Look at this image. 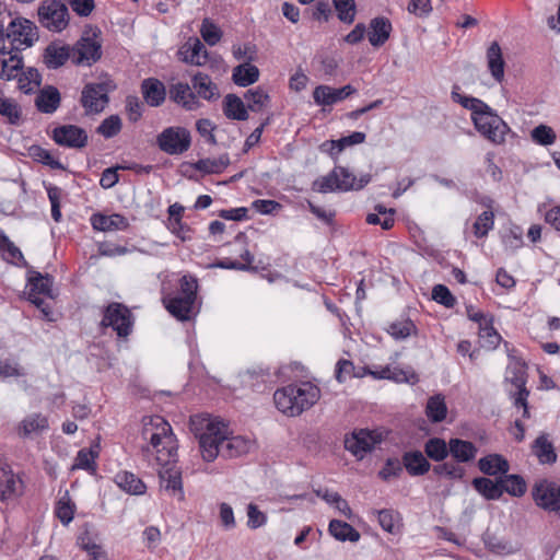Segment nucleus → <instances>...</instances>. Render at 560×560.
<instances>
[{"mask_svg":"<svg viewBox=\"0 0 560 560\" xmlns=\"http://www.w3.org/2000/svg\"><path fill=\"white\" fill-rule=\"evenodd\" d=\"M72 55L73 63L91 67L102 58V40L95 32L92 36H82L72 46Z\"/></svg>","mask_w":560,"mask_h":560,"instance_id":"nucleus-13","label":"nucleus"},{"mask_svg":"<svg viewBox=\"0 0 560 560\" xmlns=\"http://www.w3.org/2000/svg\"><path fill=\"white\" fill-rule=\"evenodd\" d=\"M534 142L540 145H550L556 141V132L547 125H538L530 132Z\"/></svg>","mask_w":560,"mask_h":560,"instance_id":"nucleus-62","label":"nucleus"},{"mask_svg":"<svg viewBox=\"0 0 560 560\" xmlns=\"http://www.w3.org/2000/svg\"><path fill=\"white\" fill-rule=\"evenodd\" d=\"M198 281L191 275H184L179 279V291L163 298L166 310L179 320L190 319L197 298Z\"/></svg>","mask_w":560,"mask_h":560,"instance_id":"nucleus-3","label":"nucleus"},{"mask_svg":"<svg viewBox=\"0 0 560 560\" xmlns=\"http://www.w3.org/2000/svg\"><path fill=\"white\" fill-rule=\"evenodd\" d=\"M337 18L345 24H352L357 15V4L354 0H332Z\"/></svg>","mask_w":560,"mask_h":560,"instance_id":"nucleus-52","label":"nucleus"},{"mask_svg":"<svg viewBox=\"0 0 560 560\" xmlns=\"http://www.w3.org/2000/svg\"><path fill=\"white\" fill-rule=\"evenodd\" d=\"M314 493L316 494V497L324 500L327 504L339 511L348 520L352 518V509L350 508L348 501L343 499L338 492L331 491L328 488H318L314 490Z\"/></svg>","mask_w":560,"mask_h":560,"instance_id":"nucleus-40","label":"nucleus"},{"mask_svg":"<svg viewBox=\"0 0 560 560\" xmlns=\"http://www.w3.org/2000/svg\"><path fill=\"white\" fill-rule=\"evenodd\" d=\"M374 513L377 514L378 524L384 532L392 535L401 533L404 523L399 511L394 509H382L375 510Z\"/></svg>","mask_w":560,"mask_h":560,"instance_id":"nucleus-38","label":"nucleus"},{"mask_svg":"<svg viewBox=\"0 0 560 560\" xmlns=\"http://www.w3.org/2000/svg\"><path fill=\"white\" fill-rule=\"evenodd\" d=\"M327 532L335 540L340 542H358L361 538L360 532L353 525L338 518L329 521Z\"/></svg>","mask_w":560,"mask_h":560,"instance_id":"nucleus-30","label":"nucleus"},{"mask_svg":"<svg viewBox=\"0 0 560 560\" xmlns=\"http://www.w3.org/2000/svg\"><path fill=\"white\" fill-rule=\"evenodd\" d=\"M401 466L411 477H421L427 475L432 467L423 451L412 448L405 451L401 455Z\"/></svg>","mask_w":560,"mask_h":560,"instance_id":"nucleus-20","label":"nucleus"},{"mask_svg":"<svg viewBox=\"0 0 560 560\" xmlns=\"http://www.w3.org/2000/svg\"><path fill=\"white\" fill-rule=\"evenodd\" d=\"M156 145L166 154L180 155L191 145L190 131L182 126L167 127L156 136Z\"/></svg>","mask_w":560,"mask_h":560,"instance_id":"nucleus-10","label":"nucleus"},{"mask_svg":"<svg viewBox=\"0 0 560 560\" xmlns=\"http://www.w3.org/2000/svg\"><path fill=\"white\" fill-rule=\"evenodd\" d=\"M51 139L60 147L82 149L86 147L89 137L77 125H61L52 129Z\"/></svg>","mask_w":560,"mask_h":560,"instance_id":"nucleus-15","label":"nucleus"},{"mask_svg":"<svg viewBox=\"0 0 560 560\" xmlns=\"http://www.w3.org/2000/svg\"><path fill=\"white\" fill-rule=\"evenodd\" d=\"M532 499L536 506L560 516V485L548 478L536 480L532 487Z\"/></svg>","mask_w":560,"mask_h":560,"instance_id":"nucleus-11","label":"nucleus"},{"mask_svg":"<svg viewBox=\"0 0 560 560\" xmlns=\"http://www.w3.org/2000/svg\"><path fill=\"white\" fill-rule=\"evenodd\" d=\"M223 113L232 120H247L248 109L241 97L236 94H228L223 100Z\"/></svg>","mask_w":560,"mask_h":560,"instance_id":"nucleus-41","label":"nucleus"},{"mask_svg":"<svg viewBox=\"0 0 560 560\" xmlns=\"http://www.w3.org/2000/svg\"><path fill=\"white\" fill-rule=\"evenodd\" d=\"M479 339L481 347L489 350L495 349L501 342V335L493 327V318L491 316L488 322L479 328Z\"/></svg>","mask_w":560,"mask_h":560,"instance_id":"nucleus-51","label":"nucleus"},{"mask_svg":"<svg viewBox=\"0 0 560 560\" xmlns=\"http://www.w3.org/2000/svg\"><path fill=\"white\" fill-rule=\"evenodd\" d=\"M60 103V92L54 85L43 88L35 98V106L43 114H54L59 108Z\"/></svg>","mask_w":560,"mask_h":560,"instance_id":"nucleus-33","label":"nucleus"},{"mask_svg":"<svg viewBox=\"0 0 560 560\" xmlns=\"http://www.w3.org/2000/svg\"><path fill=\"white\" fill-rule=\"evenodd\" d=\"M259 79V69L250 62H244L233 69L232 80L242 88L254 84Z\"/></svg>","mask_w":560,"mask_h":560,"instance_id":"nucleus-42","label":"nucleus"},{"mask_svg":"<svg viewBox=\"0 0 560 560\" xmlns=\"http://www.w3.org/2000/svg\"><path fill=\"white\" fill-rule=\"evenodd\" d=\"M451 439L446 441L441 436H430L423 443V453L428 460L440 463L450 457Z\"/></svg>","mask_w":560,"mask_h":560,"instance_id":"nucleus-32","label":"nucleus"},{"mask_svg":"<svg viewBox=\"0 0 560 560\" xmlns=\"http://www.w3.org/2000/svg\"><path fill=\"white\" fill-rule=\"evenodd\" d=\"M382 442L381 434L370 429H360L346 436L345 448L349 451L357 459H363L368 454L372 453L377 444Z\"/></svg>","mask_w":560,"mask_h":560,"instance_id":"nucleus-12","label":"nucleus"},{"mask_svg":"<svg viewBox=\"0 0 560 560\" xmlns=\"http://www.w3.org/2000/svg\"><path fill=\"white\" fill-rule=\"evenodd\" d=\"M18 81L19 89L24 94H32L34 89L31 86V84L33 83L34 85L39 86L42 83V75L36 68L28 67L21 73Z\"/></svg>","mask_w":560,"mask_h":560,"instance_id":"nucleus-54","label":"nucleus"},{"mask_svg":"<svg viewBox=\"0 0 560 560\" xmlns=\"http://www.w3.org/2000/svg\"><path fill=\"white\" fill-rule=\"evenodd\" d=\"M481 540L485 548L493 555H513L518 550V548L514 547L511 541L499 538L489 527L482 533Z\"/></svg>","mask_w":560,"mask_h":560,"instance_id":"nucleus-37","label":"nucleus"},{"mask_svg":"<svg viewBox=\"0 0 560 560\" xmlns=\"http://www.w3.org/2000/svg\"><path fill=\"white\" fill-rule=\"evenodd\" d=\"M28 277V301L32 299H40L39 295L52 298V277L49 275L43 276L40 272L31 271Z\"/></svg>","mask_w":560,"mask_h":560,"instance_id":"nucleus-36","label":"nucleus"},{"mask_svg":"<svg viewBox=\"0 0 560 560\" xmlns=\"http://www.w3.org/2000/svg\"><path fill=\"white\" fill-rule=\"evenodd\" d=\"M9 36L20 40L26 47H32L38 40V28L34 22L25 18H15L9 23Z\"/></svg>","mask_w":560,"mask_h":560,"instance_id":"nucleus-16","label":"nucleus"},{"mask_svg":"<svg viewBox=\"0 0 560 560\" xmlns=\"http://www.w3.org/2000/svg\"><path fill=\"white\" fill-rule=\"evenodd\" d=\"M38 21L50 32H62L69 24V11L60 0H45L37 10Z\"/></svg>","mask_w":560,"mask_h":560,"instance_id":"nucleus-9","label":"nucleus"},{"mask_svg":"<svg viewBox=\"0 0 560 560\" xmlns=\"http://www.w3.org/2000/svg\"><path fill=\"white\" fill-rule=\"evenodd\" d=\"M230 165L229 155L222 154L218 159H200L192 164L196 171L205 174H220Z\"/></svg>","mask_w":560,"mask_h":560,"instance_id":"nucleus-46","label":"nucleus"},{"mask_svg":"<svg viewBox=\"0 0 560 560\" xmlns=\"http://www.w3.org/2000/svg\"><path fill=\"white\" fill-rule=\"evenodd\" d=\"M190 55H189V61L190 65L195 66H202L208 60V50L206 49L205 45L200 42L197 37H190Z\"/></svg>","mask_w":560,"mask_h":560,"instance_id":"nucleus-61","label":"nucleus"},{"mask_svg":"<svg viewBox=\"0 0 560 560\" xmlns=\"http://www.w3.org/2000/svg\"><path fill=\"white\" fill-rule=\"evenodd\" d=\"M470 485L486 501H498L503 497L501 478L477 476L471 479Z\"/></svg>","mask_w":560,"mask_h":560,"instance_id":"nucleus-22","label":"nucleus"},{"mask_svg":"<svg viewBox=\"0 0 560 560\" xmlns=\"http://www.w3.org/2000/svg\"><path fill=\"white\" fill-rule=\"evenodd\" d=\"M247 526L250 529H257L267 523V514L262 512L255 503L247 505Z\"/></svg>","mask_w":560,"mask_h":560,"instance_id":"nucleus-64","label":"nucleus"},{"mask_svg":"<svg viewBox=\"0 0 560 560\" xmlns=\"http://www.w3.org/2000/svg\"><path fill=\"white\" fill-rule=\"evenodd\" d=\"M479 452L478 446L462 438H451V452L450 456L456 464H471L476 460Z\"/></svg>","mask_w":560,"mask_h":560,"instance_id":"nucleus-23","label":"nucleus"},{"mask_svg":"<svg viewBox=\"0 0 560 560\" xmlns=\"http://www.w3.org/2000/svg\"><path fill=\"white\" fill-rule=\"evenodd\" d=\"M147 425H151L156 430L163 429L166 430V434L163 440V444L160 447V453H158L156 462L161 466H168L171 464L177 463V451H178V440L173 432L171 427V422H144Z\"/></svg>","mask_w":560,"mask_h":560,"instance_id":"nucleus-14","label":"nucleus"},{"mask_svg":"<svg viewBox=\"0 0 560 560\" xmlns=\"http://www.w3.org/2000/svg\"><path fill=\"white\" fill-rule=\"evenodd\" d=\"M28 155L35 162L47 165L52 170H66V166L59 160L55 159L50 151L38 144H33L28 148Z\"/></svg>","mask_w":560,"mask_h":560,"instance_id":"nucleus-50","label":"nucleus"},{"mask_svg":"<svg viewBox=\"0 0 560 560\" xmlns=\"http://www.w3.org/2000/svg\"><path fill=\"white\" fill-rule=\"evenodd\" d=\"M191 89L188 83L177 82L170 88V98L187 110H195L200 104Z\"/></svg>","mask_w":560,"mask_h":560,"instance_id":"nucleus-34","label":"nucleus"},{"mask_svg":"<svg viewBox=\"0 0 560 560\" xmlns=\"http://www.w3.org/2000/svg\"><path fill=\"white\" fill-rule=\"evenodd\" d=\"M159 478L161 488H164L166 491H172L174 494L178 493L179 500L184 499L185 493L182 470L176 469L175 464L163 466V470L159 471Z\"/></svg>","mask_w":560,"mask_h":560,"instance_id":"nucleus-28","label":"nucleus"},{"mask_svg":"<svg viewBox=\"0 0 560 560\" xmlns=\"http://www.w3.org/2000/svg\"><path fill=\"white\" fill-rule=\"evenodd\" d=\"M122 124L118 115H110L105 118L96 128V132L109 139L117 136L121 130Z\"/></svg>","mask_w":560,"mask_h":560,"instance_id":"nucleus-59","label":"nucleus"},{"mask_svg":"<svg viewBox=\"0 0 560 560\" xmlns=\"http://www.w3.org/2000/svg\"><path fill=\"white\" fill-rule=\"evenodd\" d=\"M69 59L73 60L72 47L60 40L49 43L43 52V62L50 70L61 68Z\"/></svg>","mask_w":560,"mask_h":560,"instance_id":"nucleus-18","label":"nucleus"},{"mask_svg":"<svg viewBox=\"0 0 560 560\" xmlns=\"http://www.w3.org/2000/svg\"><path fill=\"white\" fill-rule=\"evenodd\" d=\"M532 453L542 465H553L558 459L557 450L548 439V434L540 433L532 443Z\"/></svg>","mask_w":560,"mask_h":560,"instance_id":"nucleus-26","label":"nucleus"},{"mask_svg":"<svg viewBox=\"0 0 560 560\" xmlns=\"http://www.w3.org/2000/svg\"><path fill=\"white\" fill-rule=\"evenodd\" d=\"M371 179L370 174H363L357 178L349 168L335 166L326 176L318 177L313 182L312 190L320 194L361 190Z\"/></svg>","mask_w":560,"mask_h":560,"instance_id":"nucleus-2","label":"nucleus"},{"mask_svg":"<svg viewBox=\"0 0 560 560\" xmlns=\"http://www.w3.org/2000/svg\"><path fill=\"white\" fill-rule=\"evenodd\" d=\"M117 487L130 495H143L147 492L144 481L128 470H120L114 477Z\"/></svg>","mask_w":560,"mask_h":560,"instance_id":"nucleus-31","label":"nucleus"},{"mask_svg":"<svg viewBox=\"0 0 560 560\" xmlns=\"http://www.w3.org/2000/svg\"><path fill=\"white\" fill-rule=\"evenodd\" d=\"M200 34L203 40L210 46H214L222 37L221 30L209 19L202 21Z\"/></svg>","mask_w":560,"mask_h":560,"instance_id":"nucleus-63","label":"nucleus"},{"mask_svg":"<svg viewBox=\"0 0 560 560\" xmlns=\"http://www.w3.org/2000/svg\"><path fill=\"white\" fill-rule=\"evenodd\" d=\"M100 435L90 447L80 448L74 457L71 470H85L91 476L97 474V458L101 452Z\"/></svg>","mask_w":560,"mask_h":560,"instance_id":"nucleus-19","label":"nucleus"},{"mask_svg":"<svg viewBox=\"0 0 560 560\" xmlns=\"http://www.w3.org/2000/svg\"><path fill=\"white\" fill-rule=\"evenodd\" d=\"M357 93L351 84L335 89L329 85H318L313 91V98L317 105L331 106Z\"/></svg>","mask_w":560,"mask_h":560,"instance_id":"nucleus-17","label":"nucleus"},{"mask_svg":"<svg viewBox=\"0 0 560 560\" xmlns=\"http://www.w3.org/2000/svg\"><path fill=\"white\" fill-rule=\"evenodd\" d=\"M0 115L5 117L11 125H19L22 110L12 98L0 97Z\"/></svg>","mask_w":560,"mask_h":560,"instance_id":"nucleus-55","label":"nucleus"},{"mask_svg":"<svg viewBox=\"0 0 560 560\" xmlns=\"http://www.w3.org/2000/svg\"><path fill=\"white\" fill-rule=\"evenodd\" d=\"M369 372V366H354L351 361L340 359L336 364L335 375L337 381L342 383L347 377H364Z\"/></svg>","mask_w":560,"mask_h":560,"instance_id":"nucleus-47","label":"nucleus"},{"mask_svg":"<svg viewBox=\"0 0 560 560\" xmlns=\"http://www.w3.org/2000/svg\"><path fill=\"white\" fill-rule=\"evenodd\" d=\"M487 63L492 78L501 83L504 79L505 62L501 47L497 42H492L487 49Z\"/></svg>","mask_w":560,"mask_h":560,"instance_id":"nucleus-39","label":"nucleus"},{"mask_svg":"<svg viewBox=\"0 0 560 560\" xmlns=\"http://www.w3.org/2000/svg\"><path fill=\"white\" fill-rule=\"evenodd\" d=\"M244 98L247 102V109L254 113L261 112L270 103V96L260 86L247 90L244 94Z\"/></svg>","mask_w":560,"mask_h":560,"instance_id":"nucleus-48","label":"nucleus"},{"mask_svg":"<svg viewBox=\"0 0 560 560\" xmlns=\"http://www.w3.org/2000/svg\"><path fill=\"white\" fill-rule=\"evenodd\" d=\"M511 359L510 364L506 368L505 380L515 386L516 392L514 394V405L524 409L523 417L528 418L527 398L529 392L526 389L527 381V365L525 362L516 359L512 353H508Z\"/></svg>","mask_w":560,"mask_h":560,"instance_id":"nucleus-8","label":"nucleus"},{"mask_svg":"<svg viewBox=\"0 0 560 560\" xmlns=\"http://www.w3.org/2000/svg\"><path fill=\"white\" fill-rule=\"evenodd\" d=\"M77 511L75 503L70 499L68 491L55 505V515L63 526H68L74 518Z\"/></svg>","mask_w":560,"mask_h":560,"instance_id":"nucleus-49","label":"nucleus"},{"mask_svg":"<svg viewBox=\"0 0 560 560\" xmlns=\"http://www.w3.org/2000/svg\"><path fill=\"white\" fill-rule=\"evenodd\" d=\"M393 26L385 16H376L370 21L368 38L373 47L383 46L390 37Z\"/></svg>","mask_w":560,"mask_h":560,"instance_id":"nucleus-25","label":"nucleus"},{"mask_svg":"<svg viewBox=\"0 0 560 560\" xmlns=\"http://www.w3.org/2000/svg\"><path fill=\"white\" fill-rule=\"evenodd\" d=\"M135 324L131 311L122 303L112 302L103 311L101 325L110 327L119 338H127Z\"/></svg>","mask_w":560,"mask_h":560,"instance_id":"nucleus-7","label":"nucleus"},{"mask_svg":"<svg viewBox=\"0 0 560 560\" xmlns=\"http://www.w3.org/2000/svg\"><path fill=\"white\" fill-rule=\"evenodd\" d=\"M471 121L480 136L493 145L504 144L506 135L512 131L503 118L489 105L486 110L471 117Z\"/></svg>","mask_w":560,"mask_h":560,"instance_id":"nucleus-5","label":"nucleus"},{"mask_svg":"<svg viewBox=\"0 0 560 560\" xmlns=\"http://www.w3.org/2000/svg\"><path fill=\"white\" fill-rule=\"evenodd\" d=\"M91 224L94 230L102 232L124 231L129 226L127 218L119 213L110 215L94 213L91 217Z\"/></svg>","mask_w":560,"mask_h":560,"instance_id":"nucleus-27","label":"nucleus"},{"mask_svg":"<svg viewBox=\"0 0 560 560\" xmlns=\"http://www.w3.org/2000/svg\"><path fill=\"white\" fill-rule=\"evenodd\" d=\"M116 83L107 75L98 82L88 83L81 93V105L86 114H100L109 102L108 94L115 91Z\"/></svg>","mask_w":560,"mask_h":560,"instance_id":"nucleus-6","label":"nucleus"},{"mask_svg":"<svg viewBox=\"0 0 560 560\" xmlns=\"http://www.w3.org/2000/svg\"><path fill=\"white\" fill-rule=\"evenodd\" d=\"M141 93L145 103L152 107L161 106L166 97V89L156 78L144 79L141 82Z\"/></svg>","mask_w":560,"mask_h":560,"instance_id":"nucleus-29","label":"nucleus"},{"mask_svg":"<svg viewBox=\"0 0 560 560\" xmlns=\"http://www.w3.org/2000/svg\"><path fill=\"white\" fill-rule=\"evenodd\" d=\"M191 430H199L206 423L205 431L196 434L201 457L207 463L214 462L226 440V430L231 422H188Z\"/></svg>","mask_w":560,"mask_h":560,"instance_id":"nucleus-4","label":"nucleus"},{"mask_svg":"<svg viewBox=\"0 0 560 560\" xmlns=\"http://www.w3.org/2000/svg\"><path fill=\"white\" fill-rule=\"evenodd\" d=\"M402 472L401 463L396 457H387L377 477L383 481H389L390 478H399Z\"/></svg>","mask_w":560,"mask_h":560,"instance_id":"nucleus-60","label":"nucleus"},{"mask_svg":"<svg viewBox=\"0 0 560 560\" xmlns=\"http://www.w3.org/2000/svg\"><path fill=\"white\" fill-rule=\"evenodd\" d=\"M503 494L508 493L514 498H522L527 492V481L521 474H509L506 472L502 478Z\"/></svg>","mask_w":560,"mask_h":560,"instance_id":"nucleus-44","label":"nucleus"},{"mask_svg":"<svg viewBox=\"0 0 560 560\" xmlns=\"http://www.w3.org/2000/svg\"><path fill=\"white\" fill-rule=\"evenodd\" d=\"M494 225V214L491 210H486L478 215L476 219L472 229L474 234L477 238L486 237L490 230L493 229Z\"/></svg>","mask_w":560,"mask_h":560,"instance_id":"nucleus-57","label":"nucleus"},{"mask_svg":"<svg viewBox=\"0 0 560 560\" xmlns=\"http://www.w3.org/2000/svg\"><path fill=\"white\" fill-rule=\"evenodd\" d=\"M416 331L417 327L410 318L393 322L387 329V332L397 340L406 339Z\"/></svg>","mask_w":560,"mask_h":560,"instance_id":"nucleus-56","label":"nucleus"},{"mask_svg":"<svg viewBox=\"0 0 560 560\" xmlns=\"http://www.w3.org/2000/svg\"><path fill=\"white\" fill-rule=\"evenodd\" d=\"M477 467L483 474L482 477L494 478H502L511 468L506 457L499 453H490L480 457Z\"/></svg>","mask_w":560,"mask_h":560,"instance_id":"nucleus-21","label":"nucleus"},{"mask_svg":"<svg viewBox=\"0 0 560 560\" xmlns=\"http://www.w3.org/2000/svg\"><path fill=\"white\" fill-rule=\"evenodd\" d=\"M425 411L429 420H446L447 407L444 397L435 395L429 398Z\"/></svg>","mask_w":560,"mask_h":560,"instance_id":"nucleus-53","label":"nucleus"},{"mask_svg":"<svg viewBox=\"0 0 560 560\" xmlns=\"http://www.w3.org/2000/svg\"><path fill=\"white\" fill-rule=\"evenodd\" d=\"M191 88L197 97L206 101H215L219 98L220 93L218 85L212 82L211 78L202 72H197L191 78Z\"/></svg>","mask_w":560,"mask_h":560,"instance_id":"nucleus-35","label":"nucleus"},{"mask_svg":"<svg viewBox=\"0 0 560 560\" xmlns=\"http://www.w3.org/2000/svg\"><path fill=\"white\" fill-rule=\"evenodd\" d=\"M47 429H49V422H20L15 432L23 440H32L34 435H39Z\"/></svg>","mask_w":560,"mask_h":560,"instance_id":"nucleus-58","label":"nucleus"},{"mask_svg":"<svg viewBox=\"0 0 560 560\" xmlns=\"http://www.w3.org/2000/svg\"><path fill=\"white\" fill-rule=\"evenodd\" d=\"M451 97L453 102L460 104L464 108L471 112L470 118L486 110L488 106V104L480 98L460 94L458 85L453 86Z\"/></svg>","mask_w":560,"mask_h":560,"instance_id":"nucleus-45","label":"nucleus"},{"mask_svg":"<svg viewBox=\"0 0 560 560\" xmlns=\"http://www.w3.org/2000/svg\"><path fill=\"white\" fill-rule=\"evenodd\" d=\"M254 446L255 442L250 439L243 435L230 436L229 431L226 430V440L223 443L221 454L224 458H237L248 454Z\"/></svg>","mask_w":560,"mask_h":560,"instance_id":"nucleus-24","label":"nucleus"},{"mask_svg":"<svg viewBox=\"0 0 560 560\" xmlns=\"http://www.w3.org/2000/svg\"><path fill=\"white\" fill-rule=\"evenodd\" d=\"M319 398V388L310 382L291 384L279 388L273 394V401L279 411L288 417H298L311 408Z\"/></svg>","mask_w":560,"mask_h":560,"instance_id":"nucleus-1","label":"nucleus"},{"mask_svg":"<svg viewBox=\"0 0 560 560\" xmlns=\"http://www.w3.org/2000/svg\"><path fill=\"white\" fill-rule=\"evenodd\" d=\"M366 135L361 131H354L346 137H341L338 140H330L326 141L323 144V148L329 147L327 152L330 154L331 158L336 159L339 153L345 150L346 147L360 144L365 141Z\"/></svg>","mask_w":560,"mask_h":560,"instance_id":"nucleus-43","label":"nucleus"}]
</instances>
